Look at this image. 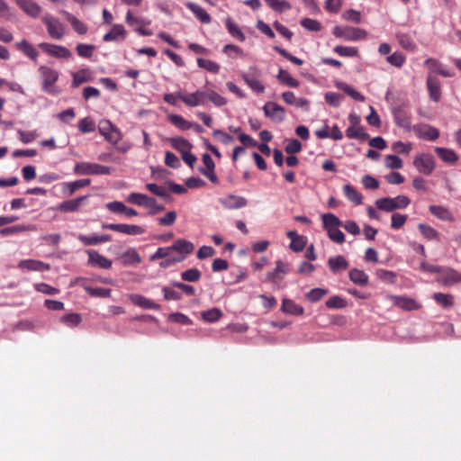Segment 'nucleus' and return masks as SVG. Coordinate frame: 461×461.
Returning a JSON list of instances; mask_svg holds the SVG:
<instances>
[{"label":"nucleus","mask_w":461,"mask_h":461,"mask_svg":"<svg viewBox=\"0 0 461 461\" xmlns=\"http://www.w3.org/2000/svg\"><path fill=\"white\" fill-rule=\"evenodd\" d=\"M87 253L89 256L88 261L90 264L98 266L103 269L111 268L113 263L107 258L104 257L103 255H100L98 252L95 250H89L87 251Z\"/></svg>","instance_id":"24"},{"label":"nucleus","mask_w":461,"mask_h":461,"mask_svg":"<svg viewBox=\"0 0 461 461\" xmlns=\"http://www.w3.org/2000/svg\"><path fill=\"white\" fill-rule=\"evenodd\" d=\"M267 5L278 13H283L285 11L290 10L292 5L289 2L285 0H265Z\"/></svg>","instance_id":"42"},{"label":"nucleus","mask_w":461,"mask_h":461,"mask_svg":"<svg viewBox=\"0 0 461 461\" xmlns=\"http://www.w3.org/2000/svg\"><path fill=\"white\" fill-rule=\"evenodd\" d=\"M326 307L329 309H342L348 306L347 301L339 295L330 297L326 303Z\"/></svg>","instance_id":"45"},{"label":"nucleus","mask_w":461,"mask_h":461,"mask_svg":"<svg viewBox=\"0 0 461 461\" xmlns=\"http://www.w3.org/2000/svg\"><path fill=\"white\" fill-rule=\"evenodd\" d=\"M168 121L179 128L182 131L189 130L193 127V123L185 120L183 116L179 114H170L168 116Z\"/></svg>","instance_id":"39"},{"label":"nucleus","mask_w":461,"mask_h":461,"mask_svg":"<svg viewBox=\"0 0 461 461\" xmlns=\"http://www.w3.org/2000/svg\"><path fill=\"white\" fill-rule=\"evenodd\" d=\"M39 48L42 50L43 53L48 56H53L56 58H68L70 56V52L68 49L49 43H41Z\"/></svg>","instance_id":"15"},{"label":"nucleus","mask_w":461,"mask_h":461,"mask_svg":"<svg viewBox=\"0 0 461 461\" xmlns=\"http://www.w3.org/2000/svg\"><path fill=\"white\" fill-rule=\"evenodd\" d=\"M77 240H80L85 246H95L99 243L108 242L112 240V236L108 234L104 235H91L86 236L83 234H79L77 236Z\"/></svg>","instance_id":"20"},{"label":"nucleus","mask_w":461,"mask_h":461,"mask_svg":"<svg viewBox=\"0 0 461 461\" xmlns=\"http://www.w3.org/2000/svg\"><path fill=\"white\" fill-rule=\"evenodd\" d=\"M86 293L94 297L108 298L111 296V289L104 287H86Z\"/></svg>","instance_id":"49"},{"label":"nucleus","mask_w":461,"mask_h":461,"mask_svg":"<svg viewBox=\"0 0 461 461\" xmlns=\"http://www.w3.org/2000/svg\"><path fill=\"white\" fill-rule=\"evenodd\" d=\"M60 13L64 15L66 20L71 24L74 31L77 32L78 34L84 35L87 32V26L83 22L78 20L75 15L65 10H62Z\"/></svg>","instance_id":"25"},{"label":"nucleus","mask_w":461,"mask_h":461,"mask_svg":"<svg viewBox=\"0 0 461 461\" xmlns=\"http://www.w3.org/2000/svg\"><path fill=\"white\" fill-rule=\"evenodd\" d=\"M346 136L348 139H356L360 140H366L369 135L365 131L364 128L360 125L349 126L346 130Z\"/></svg>","instance_id":"32"},{"label":"nucleus","mask_w":461,"mask_h":461,"mask_svg":"<svg viewBox=\"0 0 461 461\" xmlns=\"http://www.w3.org/2000/svg\"><path fill=\"white\" fill-rule=\"evenodd\" d=\"M435 152L443 161L447 163H455L458 159L456 153L447 148H436Z\"/></svg>","instance_id":"37"},{"label":"nucleus","mask_w":461,"mask_h":461,"mask_svg":"<svg viewBox=\"0 0 461 461\" xmlns=\"http://www.w3.org/2000/svg\"><path fill=\"white\" fill-rule=\"evenodd\" d=\"M411 203V200L406 195H398L396 197H384L377 199L375 204L377 209L391 212L399 209H405Z\"/></svg>","instance_id":"1"},{"label":"nucleus","mask_w":461,"mask_h":461,"mask_svg":"<svg viewBox=\"0 0 461 461\" xmlns=\"http://www.w3.org/2000/svg\"><path fill=\"white\" fill-rule=\"evenodd\" d=\"M321 219L325 230L342 226L341 221L333 213H324L321 215Z\"/></svg>","instance_id":"38"},{"label":"nucleus","mask_w":461,"mask_h":461,"mask_svg":"<svg viewBox=\"0 0 461 461\" xmlns=\"http://www.w3.org/2000/svg\"><path fill=\"white\" fill-rule=\"evenodd\" d=\"M384 165L387 168L400 169L402 167V160L395 155H386L384 157Z\"/></svg>","instance_id":"52"},{"label":"nucleus","mask_w":461,"mask_h":461,"mask_svg":"<svg viewBox=\"0 0 461 461\" xmlns=\"http://www.w3.org/2000/svg\"><path fill=\"white\" fill-rule=\"evenodd\" d=\"M90 184L91 180L89 178L65 182L62 184V192L68 195H72L78 189L88 186Z\"/></svg>","instance_id":"21"},{"label":"nucleus","mask_w":461,"mask_h":461,"mask_svg":"<svg viewBox=\"0 0 461 461\" xmlns=\"http://www.w3.org/2000/svg\"><path fill=\"white\" fill-rule=\"evenodd\" d=\"M178 97L186 106L195 107L205 104L206 92L202 90L189 94L178 92Z\"/></svg>","instance_id":"8"},{"label":"nucleus","mask_w":461,"mask_h":461,"mask_svg":"<svg viewBox=\"0 0 461 461\" xmlns=\"http://www.w3.org/2000/svg\"><path fill=\"white\" fill-rule=\"evenodd\" d=\"M112 167L90 162L77 163L74 167L76 175H109Z\"/></svg>","instance_id":"3"},{"label":"nucleus","mask_w":461,"mask_h":461,"mask_svg":"<svg viewBox=\"0 0 461 461\" xmlns=\"http://www.w3.org/2000/svg\"><path fill=\"white\" fill-rule=\"evenodd\" d=\"M206 99L210 100L214 105L221 107L227 104L225 97L215 91L206 92Z\"/></svg>","instance_id":"58"},{"label":"nucleus","mask_w":461,"mask_h":461,"mask_svg":"<svg viewBox=\"0 0 461 461\" xmlns=\"http://www.w3.org/2000/svg\"><path fill=\"white\" fill-rule=\"evenodd\" d=\"M201 276L202 273L197 268H190L181 273V278L186 282H197Z\"/></svg>","instance_id":"50"},{"label":"nucleus","mask_w":461,"mask_h":461,"mask_svg":"<svg viewBox=\"0 0 461 461\" xmlns=\"http://www.w3.org/2000/svg\"><path fill=\"white\" fill-rule=\"evenodd\" d=\"M376 275L381 280L385 281L390 284H394L397 279L395 273H393V271H390V270L378 269L376 271Z\"/></svg>","instance_id":"62"},{"label":"nucleus","mask_w":461,"mask_h":461,"mask_svg":"<svg viewBox=\"0 0 461 461\" xmlns=\"http://www.w3.org/2000/svg\"><path fill=\"white\" fill-rule=\"evenodd\" d=\"M221 204L228 210H234L245 207L248 204V201L245 197L229 194L220 199Z\"/></svg>","instance_id":"13"},{"label":"nucleus","mask_w":461,"mask_h":461,"mask_svg":"<svg viewBox=\"0 0 461 461\" xmlns=\"http://www.w3.org/2000/svg\"><path fill=\"white\" fill-rule=\"evenodd\" d=\"M287 272L288 268L286 266L281 260H277L276 262V268L267 274L266 280L268 282L276 283L279 280H282L284 275H285Z\"/></svg>","instance_id":"23"},{"label":"nucleus","mask_w":461,"mask_h":461,"mask_svg":"<svg viewBox=\"0 0 461 461\" xmlns=\"http://www.w3.org/2000/svg\"><path fill=\"white\" fill-rule=\"evenodd\" d=\"M126 31L122 24H114L111 31L104 35V41H119L125 38Z\"/></svg>","instance_id":"28"},{"label":"nucleus","mask_w":461,"mask_h":461,"mask_svg":"<svg viewBox=\"0 0 461 461\" xmlns=\"http://www.w3.org/2000/svg\"><path fill=\"white\" fill-rule=\"evenodd\" d=\"M349 279L356 285H366L368 283V276L357 268H353L348 273Z\"/></svg>","instance_id":"34"},{"label":"nucleus","mask_w":461,"mask_h":461,"mask_svg":"<svg viewBox=\"0 0 461 461\" xmlns=\"http://www.w3.org/2000/svg\"><path fill=\"white\" fill-rule=\"evenodd\" d=\"M433 299L444 308H449L454 305V298L448 294L435 293Z\"/></svg>","instance_id":"44"},{"label":"nucleus","mask_w":461,"mask_h":461,"mask_svg":"<svg viewBox=\"0 0 461 461\" xmlns=\"http://www.w3.org/2000/svg\"><path fill=\"white\" fill-rule=\"evenodd\" d=\"M281 311L286 314L301 316L304 312V309L291 299H284L282 302Z\"/></svg>","instance_id":"22"},{"label":"nucleus","mask_w":461,"mask_h":461,"mask_svg":"<svg viewBox=\"0 0 461 461\" xmlns=\"http://www.w3.org/2000/svg\"><path fill=\"white\" fill-rule=\"evenodd\" d=\"M301 25L308 31L319 32L321 29V24L317 20L311 18H304L301 21Z\"/></svg>","instance_id":"60"},{"label":"nucleus","mask_w":461,"mask_h":461,"mask_svg":"<svg viewBox=\"0 0 461 461\" xmlns=\"http://www.w3.org/2000/svg\"><path fill=\"white\" fill-rule=\"evenodd\" d=\"M212 135L224 145H229L234 142V138L221 130H214Z\"/></svg>","instance_id":"63"},{"label":"nucleus","mask_w":461,"mask_h":461,"mask_svg":"<svg viewBox=\"0 0 461 461\" xmlns=\"http://www.w3.org/2000/svg\"><path fill=\"white\" fill-rule=\"evenodd\" d=\"M16 5L28 15L32 17H38L41 14V8L32 0H14Z\"/></svg>","instance_id":"19"},{"label":"nucleus","mask_w":461,"mask_h":461,"mask_svg":"<svg viewBox=\"0 0 461 461\" xmlns=\"http://www.w3.org/2000/svg\"><path fill=\"white\" fill-rule=\"evenodd\" d=\"M343 192H344L345 196L349 201L354 203L355 204L358 205V204L362 203V200H363L362 194L360 193H358L357 191V189L355 187H353L352 185H345L343 186Z\"/></svg>","instance_id":"36"},{"label":"nucleus","mask_w":461,"mask_h":461,"mask_svg":"<svg viewBox=\"0 0 461 461\" xmlns=\"http://www.w3.org/2000/svg\"><path fill=\"white\" fill-rule=\"evenodd\" d=\"M186 6L192 13L195 15V17L203 23H210L211 16L200 5L194 3H187Z\"/></svg>","instance_id":"30"},{"label":"nucleus","mask_w":461,"mask_h":461,"mask_svg":"<svg viewBox=\"0 0 461 461\" xmlns=\"http://www.w3.org/2000/svg\"><path fill=\"white\" fill-rule=\"evenodd\" d=\"M41 20L50 38L60 40L64 37L66 29L64 24L58 18L50 14H46L42 16Z\"/></svg>","instance_id":"2"},{"label":"nucleus","mask_w":461,"mask_h":461,"mask_svg":"<svg viewBox=\"0 0 461 461\" xmlns=\"http://www.w3.org/2000/svg\"><path fill=\"white\" fill-rule=\"evenodd\" d=\"M413 165L420 173L427 176L430 175L435 168L433 157L425 153L417 155L413 159Z\"/></svg>","instance_id":"6"},{"label":"nucleus","mask_w":461,"mask_h":461,"mask_svg":"<svg viewBox=\"0 0 461 461\" xmlns=\"http://www.w3.org/2000/svg\"><path fill=\"white\" fill-rule=\"evenodd\" d=\"M176 217V212L170 211L165 216L158 218V222L160 226H171L175 223Z\"/></svg>","instance_id":"64"},{"label":"nucleus","mask_w":461,"mask_h":461,"mask_svg":"<svg viewBox=\"0 0 461 461\" xmlns=\"http://www.w3.org/2000/svg\"><path fill=\"white\" fill-rule=\"evenodd\" d=\"M265 115L275 122H282L285 119V110L275 102H267L263 106Z\"/></svg>","instance_id":"9"},{"label":"nucleus","mask_w":461,"mask_h":461,"mask_svg":"<svg viewBox=\"0 0 461 461\" xmlns=\"http://www.w3.org/2000/svg\"><path fill=\"white\" fill-rule=\"evenodd\" d=\"M98 131L105 140L113 144L118 143L122 138L121 131L109 120H102L98 124Z\"/></svg>","instance_id":"4"},{"label":"nucleus","mask_w":461,"mask_h":461,"mask_svg":"<svg viewBox=\"0 0 461 461\" xmlns=\"http://www.w3.org/2000/svg\"><path fill=\"white\" fill-rule=\"evenodd\" d=\"M21 269H25L28 271H37V272H45L50 269L49 264L44 263L36 259H23L18 263L17 266Z\"/></svg>","instance_id":"16"},{"label":"nucleus","mask_w":461,"mask_h":461,"mask_svg":"<svg viewBox=\"0 0 461 461\" xmlns=\"http://www.w3.org/2000/svg\"><path fill=\"white\" fill-rule=\"evenodd\" d=\"M243 79L253 91L257 93L264 92L265 86L258 78L249 75H243Z\"/></svg>","instance_id":"48"},{"label":"nucleus","mask_w":461,"mask_h":461,"mask_svg":"<svg viewBox=\"0 0 461 461\" xmlns=\"http://www.w3.org/2000/svg\"><path fill=\"white\" fill-rule=\"evenodd\" d=\"M87 197H88L87 195H83V196L77 197L75 199L64 201V202L60 203L57 208L59 211H60L62 212H77L79 210V207L82 204V203L85 200H86Z\"/></svg>","instance_id":"18"},{"label":"nucleus","mask_w":461,"mask_h":461,"mask_svg":"<svg viewBox=\"0 0 461 461\" xmlns=\"http://www.w3.org/2000/svg\"><path fill=\"white\" fill-rule=\"evenodd\" d=\"M412 131L418 138L429 141L436 140L439 137V131L437 128L425 123L414 125Z\"/></svg>","instance_id":"10"},{"label":"nucleus","mask_w":461,"mask_h":461,"mask_svg":"<svg viewBox=\"0 0 461 461\" xmlns=\"http://www.w3.org/2000/svg\"><path fill=\"white\" fill-rule=\"evenodd\" d=\"M222 316V312L218 308H212L208 311H204L202 312V318L205 321L214 322L220 320Z\"/></svg>","instance_id":"51"},{"label":"nucleus","mask_w":461,"mask_h":461,"mask_svg":"<svg viewBox=\"0 0 461 461\" xmlns=\"http://www.w3.org/2000/svg\"><path fill=\"white\" fill-rule=\"evenodd\" d=\"M40 71L42 77L43 90L50 94L59 93V90L54 86L59 77L57 71L46 67H41Z\"/></svg>","instance_id":"7"},{"label":"nucleus","mask_w":461,"mask_h":461,"mask_svg":"<svg viewBox=\"0 0 461 461\" xmlns=\"http://www.w3.org/2000/svg\"><path fill=\"white\" fill-rule=\"evenodd\" d=\"M197 62L200 68L212 73H217L220 69V66L212 59H197Z\"/></svg>","instance_id":"59"},{"label":"nucleus","mask_w":461,"mask_h":461,"mask_svg":"<svg viewBox=\"0 0 461 461\" xmlns=\"http://www.w3.org/2000/svg\"><path fill=\"white\" fill-rule=\"evenodd\" d=\"M194 247V244L186 240L178 239L176 240L173 245L171 246V250H175L179 254H182L185 258V255H188L193 252Z\"/></svg>","instance_id":"27"},{"label":"nucleus","mask_w":461,"mask_h":461,"mask_svg":"<svg viewBox=\"0 0 461 461\" xmlns=\"http://www.w3.org/2000/svg\"><path fill=\"white\" fill-rule=\"evenodd\" d=\"M130 301L136 306H139L143 309L148 310H159L160 305L156 303L152 300L139 294H131L129 295Z\"/></svg>","instance_id":"17"},{"label":"nucleus","mask_w":461,"mask_h":461,"mask_svg":"<svg viewBox=\"0 0 461 461\" xmlns=\"http://www.w3.org/2000/svg\"><path fill=\"white\" fill-rule=\"evenodd\" d=\"M328 293V289L325 288H313L305 294V298L311 303H317Z\"/></svg>","instance_id":"46"},{"label":"nucleus","mask_w":461,"mask_h":461,"mask_svg":"<svg viewBox=\"0 0 461 461\" xmlns=\"http://www.w3.org/2000/svg\"><path fill=\"white\" fill-rule=\"evenodd\" d=\"M339 227L331 228L327 231L328 237L338 244H342L345 241L344 233L339 229Z\"/></svg>","instance_id":"57"},{"label":"nucleus","mask_w":461,"mask_h":461,"mask_svg":"<svg viewBox=\"0 0 461 461\" xmlns=\"http://www.w3.org/2000/svg\"><path fill=\"white\" fill-rule=\"evenodd\" d=\"M328 266L330 271L337 274L339 271L346 270L348 267V262L343 256L331 257L328 260Z\"/></svg>","instance_id":"26"},{"label":"nucleus","mask_w":461,"mask_h":461,"mask_svg":"<svg viewBox=\"0 0 461 461\" xmlns=\"http://www.w3.org/2000/svg\"><path fill=\"white\" fill-rule=\"evenodd\" d=\"M390 300L393 303L405 311H413L420 308V305L412 298L399 295H391Z\"/></svg>","instance_id":"14"},{"label":"nucleus","mask_w":461,"mask_h":461,"mask_svg":"<svg viewBox=\"0 0 461 461\" xmlns=\"http://www.w3.org/2000/svg\"><path fill=\"white\" fill-rule=\"evenodd\" d=\"M278 79L280 82L291 87H296L299 85L298 81L292 77L291 75L284 69L279 70Z\"/></svg>","instance_id":"56"},{"label":"nucleus","mask_w":461,"mask_h":461,"mask_svg":"<svg viewBox=\"0 0 461 461\" xmlns=\"http://www.w3.org/2000/svg\"><path fill=\"white\" fill-rule=\"evenodd\" d=\"M127 202L132 204L145 207L147 205H150V202L152 203L149 196L140 193H131L127 197Z\"/></svg>","instance_id":"35"},{"label":"nucleus","mask_w":461,"mask_h":461,"mask_svg":"<svg viewBox=\"0 0 461 461\" xmlns=\"http://www.w3.org/2000/svg\"><path fill=\"white\" fill-rule=\"evenodd\" d=\"M418 229L424 238L427 240H439L438 232L429 225L420 223Z\"/></svg>","instance_id":"43"},{"label":"nucleus","mask_w":461,"mask_h":461,"mask_svg":"<svg viewBox=\"0 0 461 461\" xmlns=\"http://www.w3.org/2000/svg\"><path fill=\"white\" fill-rule=\"evenodd\" d=\"M427 86L430 98L434 101H438L440 98V86L438 78L429 75L427 79Z\"/></svg>","instance_id":"31"},{"label":"nucleus","mask_w":461,"mask_h":461,"mask_svg":"<svg viewBox=\"0 0 461 461\" xmlns=\"http://www.w3.org/2000/svg\"><path fill=\"white\" fill-rule=\"evenodd\" d=\"M408 216L406 214H402L395 212L391 217V228L393 230L401 229L406 222Z\"/></svg>","instance_id":"55"},{"label":"nucleus","mask_w":461,"mask_h":461,"mask_svg":"<svg viewBox=\"0 0 461 461\" xmlns=\"http://www.w3.org/2000/svg\"><path fill=\"white\" fill-rule=\"evenodd\" d=\"M102 228L131 236L141 235L145 232L143 227L134 224L103 223Z\"/></svg>","instance_id":"5"},{"label":"nucleus","mask_w":461,"mask_h":461,"mask_svg":"<svg viewBox=\"0 0 461 461\" xmlns=\"http://www.w3.org/2000/svg\"><path fill=\"white\" fill-rule=\"evenodd\" d=\"M60 321L68 327H77L82 321L81 315L78 313H68L60 318Z\"/></svg>","instance_id":"47"},{"label":"nucleus","mask_w":461,"mask_h":461,"mask_svg":"<svg viewBox=\"0 0 461 461\" xmlns=\"http://www.w3.org/2000/svg\"><path fill=\"white\" fill-rule=\"evenodd\" d=\"M429 212L442 221H453L454 217L452 212L446 207L440 205H430L429 207Z\"/></svg>","instance_id":"29"},{"label":"nucleus","mask_w":461,"mask_h":461,"mask_svg":"<svg viewBox=\"0 0 461 461\" xmlns=\"http://www.w3.org/2000/svg\"><path fill=\"white\" fill-rule=\"evenodd\" d=\"M17 47L22 50L23 54L28 58H37L40 55L38 50L30 45L26 41H22L21 42L17 43Z\"/></svg>","instance_id":"54"},{"label":"nucleus","mask_w":461,"mask_h":461,"mask_svg":"<svg viewBox=\"0 0 461 461\" xmlns=\"http://www.w3.org/2000/svg\"><path fill=\"white\" fill-rule=\"evenodd\" d=\"M225 25L229 33L240 41H245V35L239 25L230 18L225 20Z\"/></svg>","instance_id":"33"},{"label":"nucleus","mask_w":461,"mask_h":461,"mask_svg":"<svg viewBox=\"0 0 461 461\" xmlns=\"http://www.w3.org/2000/svg\"><path fill=\"white\" fill-rule=\"evenodd\" d=\"M339 88L343 92H345L347 95L351 96L354 100L359 101V102H364L365 101L364 95H362L360 93H358L357 91L353 89L350 86L343 83V84H340Z\"/></svg>","instance_id":"61"},{"label":"nucleus","mask_w":461,"mask_h":461,"mask_svg":"<svg viewBox=\"0 0 461 461\" xmlns=\"http://www.w3.org/2000/svg\"><path fill=\"white\" fill-rule=\"evenodd\" d=\"M394 120L396 122V124L402 128L410 130L411 129V118L410 116L403 112L402 110H397L394 113Z\"/></svg>","instance_id":"41"},{"label":"nucleus","mask_w":461,"mask_h":461,"mask_svg":"<svg viewBox=\"0 0 461 461\" xmlns=\"http://www.w3.org/2000/svg\"><path fill=\"white\" fill-rule=\"evenodd\" d=\"M78 130L82 133L93 132L95 130V122L91 118L86 117L78 122Z\"/></svg>","instance_id":"53"},{"label":"nucleus","mask_w":461,"mask_h":461,"mask_svg":"<svg viewBox=\"0 0 461 461\" xmlns=\"http://www.w3.org/2000/svg\"><path fill=\"white\" fill-rule=\"evenodd\" d=\"M333 34L337 37H342L347 40L356 41L358 39L365 38L366 32L365 30L359 28L335 26L333 28Z\"/></svg>","instance_id":"11"},{"label":"nucleus","mask_w":461,"mask_h":461,"mask_svg":"<svg viewBox=\"0 0 461 461\" xmlns=\"http://www.w3.org/2000/svg\"><path fill=\"white\" fill-rule=\"evenodd\" d=\"M170 143L172 147L175 149L178 150L181 154H184V152L190 150L192 148L190 142L182 137L170 139Z\"/></svg>","instance_id":"40"},{"label":"nucleus","mask_w":461,"mask_h":461,"mask_svg":"<svg viewBox=\"0 0 461 461\" xmlns=\"http://www.w3.org/2000/svg\"><path fill=\"white\" fill-rule=\"evenodd\" d=\"M438 282L444 286H452L461 283V274L455 269H442L438 277Z\"/></svg>","instance_id":"12"}]
</instances>
